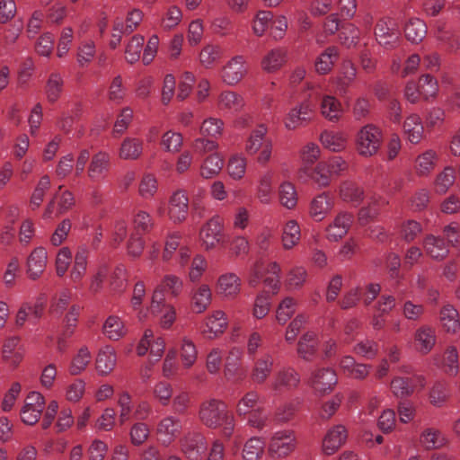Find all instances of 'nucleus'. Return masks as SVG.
Here are the masks:
<instances>
[{
  "label": "nucleus",
  "instance_id": "f257e3e1",
  "mask_svg": "<svg viewBox=\"0 0 460 460\" xmlns=\"http://www.w3.org/2000/svg\"><path fill=\"white\" fill-rule=\"evenodd\" d=\"M199 421L208 429L221 428L222 435L230 438L234 431V417L222 400L208 398L202 401L198 412Z\"/></svg>",
  "mask_w": 460,
  "mask_h": 460
},
{
  "label": "nucleus",
  "instance_id": "f03ea898",
  "mask_svg": "<svg viewBox=\"0 0 460 460\" xmlns=\"http://www.w3.org/2000/svg\"><path fill=\"white\" fill-rule=\"evenodd\" d=\"M267 133L265 125H258L252 130L245 143L246 153L251 155L257 154L256 161L261 165H266L272 155L273 145Z\"/></svg>",
  "mask_w": 460,
  "mask_h": 460
},
{
  "label": "nucleus",
  "instance_id": "7ed1b4c3",
  "mask_svg": "<svg viewBox=\"0 0 460 460\" xmlns=\"http://www.w3.org/2000/svg\"><path fill=\"white\" fill-rule=\"evenodd\" d=\"M382 131L374 124L363 126L357 134L356 146L360 155L368 157L376 155L382 144Z\"/></svg>",
  "mask_w": 460,
  "mask_h": 460
},
{
  "label": "nucleus",
  "instance_id": "20e7f679",
  "mask_svg": "<svg viewBox=\"0 0 460 460\" xmlns=\"http://www.w3.org/2000/svg\"><path fill=\"white\" fill-rule=\"evenodd\" d=\"M374 34L377 43L385 49L392 50L400 45L401 32L389 17H382L376 22Z\"/></svg>",
  "mask_w": 460,
  "mask_h": 460
},
{
  "label": "nucleus",
  "instance_id": "39448f33",
  "mask_svg": "<svg viewBox=\"0 0 460 460\" xmlns=\"http://www.w3.org/2000/svg\"><path fill=\"white\" fill-rule=\"evenodd\" d=\"M314 106L309 100H305L289 110L285 118V127L295 130L307 126L314 119Z\"/></svg>",
  "mask_w": 460,
  "mask_h": 460
},
{
  "label": "nucleus",
  "instance_id": "423d86ee",
  "mask_svg": "<svg viewBox=\"0 0 460 460\" xmlns=\"http://www.w3.org/2000/svg\"><path fill=\"white\" fill-rule=\"evenodd\" d=\"M182 432L181 420L174 415H166L158 420L155 435L158 441L164 447L172 444Z\"/></svg>",
  "mask_w": 460,
  "mask_h": 460
},
{
  "label": "nucleus",
  "instance_id": "0eeeda50",
  "mask_svg": "<svg viewBox=\"0 0 460 460\" xmlns=\"http://www.w3.org/2000/svg\"><path fill=\"white\" fill-rule=\"evenodd\" d=\"M296 447V438L293 430L284 429L275 432L269 444V452L277 457H287Z\"/></svg>",
  "mask_w": 460,
  "mask_h": 460
},
{
  "label": "nucleus",
  "instance_id": "6e6552de",
  "mask_svg": "<svg viewBox=\"0 0 460 460\" xmlns=\"http://www.w3.org/2000/svg\"><path fill=\"white\" fill-rule=\"evenodd\" d=\"M45 406V399L40 393L35 391L29 393L21 410L22 422L30 426L36 424L42 415Z\"/></svg>",
  "mask_w": 460,
  "mask_h": 460
},
{
  "label": "nucleus",
  "instance_id": "1a4fd4ad",
  "mask_svg": "<svg viewBox=\"0 0 460 460\" xmlns=\"http://www.w3.org/2000/svg\"><path fill=\"white\" fill-rule=\"evenodd\" d=\"M150 312L155 316H160V325L163 329H169L176 320V310L173 305L164 302V294L158 289L152 296Z\"/></svg>",
  "mask_w": 460,
  "mask_h": 460
},
{
  "label": "nucleus",
  "instance_id": "9d476101",
  "mask_svg": "<svg viewBox=\"0 0 460 460\" xmlns=\"http://www.w3.org/2000/svg\"><path fill=\"white\" fill-rule=\"evenodd\" d=\"M181 449L190 460H201L208 449L206 438L199 432H189L180 441Z\"/></svg>",
  "mask_w": 460,
  "mask_h": 460
},
{
  "label": "nucleus",
  "instance_id": "9b49d317",
  "mask_svg": "<svg viewBox=\"0 0 460 460\" xmlns=\"http://www.w3.org/2000/svg\"><path fill=\"white\" fill-rule=\"evenodd\" d=\"M300 384V375L291 367L279 369L270 383V388L280 394L296 389Z\"/></svg>",
  "mask_w": 460,
  "mask_h": 460
},
{
  "label": "nucleus",
  "instance_id": "f8f14e48",
  "mask_svg": "<svg viewBox=\"0 0 460 460\" xmlns=\"http://www.w3.org/2000/svg\"><path fill=\"white\" fill-rule=\"evenodd\" d=\"M199 238L206 250L216 248L223 239V222L218 216L210 218L200 229Z\"/></svg>",
  "mask_w": 460,
  "mask_h": 460
},
{
  "label": "nucleus",
  "instance_id": "ddd939ff",
  "mask_svg": "<svg viewBox=\"0 0 460 460\" xmlns=\"http://www.w3.org/2000/svg\"><path fill=\"white\" fill-rule=\"evenodd\" d=\"M337 381L335 371L329 367H323L312 373L309 385L316 393L323 394L331 392Z\"/></svg>",
  "mask_w": 460,
  "mask_h": 460
},
{
  "label": "nucleus",
  "instance_id": "4468645a",
  "mask_svg": "<svg viewBox=\"0 0 460 460\" xmlns=\"http://www.w3.org/2000/svg\"><path fill=\"white\" fill-rule=\"evenodd\" d=\"M348 431L346 428L338 424L326 432L322 442V451L326 456L335 454L346 442Z\"/></svg>",
  "mask_w": 460,
  "mask_h": 460
},
{
  "label": "nucleus",
  "instance_id": "2eb2a0df",
  "mask_svg": "<svg viewBox=\"0 0 460 460\" xmlns=\"http://www.w3.org/2000/svg\"><path fill=\"white\" fill-rule=\"evenodd\" d=\"M111 155L105 151L94 154L89 163L87 176L92 181H101L107 176L111 168Z\"/></svg>",
  "mask_w": 460,
  "mask_h": 460
},
{
  "label": "nucleus",
  "instance_id": "dca6fc26",
  "mask_svg": "<svg viewBox=\"0 0 460 460\" xmlns=\"http://www.w3.org/2000/svg\"><path fill=\"white\" fill-rule=\"evenodd\" d=\"M354 221V216L348 211L339 212L326 228L327 239L337 242L345 236Z\"/></svg>",
  "mask_w": 460,
  "mask_h": 460
},
{
  "label": "nucleus",
  "instance_id": "f3484780",
  "mask_svg": "<svg viewBox=\"0 0 460 460\" xmlns=\"http://www.w3.org/2000/svg\"><path fill=\"white\" fill-rule=\"evenodd\" d=\"M244 64L245 60L243 56L232 58L222 69L221 77L223 81L229 85L240 82L247 72Z\"/></svg>",
  "mask_w": 460,
  "mask_h": 460
},
{
  "label": "nucleus",
  "instance_id": "a211bd4d",
  "mask_svg": "<svg viewBox=\"0 0 460 460\" xmlns=\"http://www.w3.org/2000/svg\"><path fill=\"white\" fill-rule=\"evenodd\" d=\"M334 199L329 192L315 196L309 206V215L316 222L323 220L334 207Z\"/></svg>",
  "mask_w": 460,
  "mask_h": 460
},
{
  "label": "nucleus",
  "instance_id": "6ab92c4d",
  "mask_svg": "<svg viewBox=\"0 0 460 460\" xmlns=\"http://www.w3.org/2000/svg\"><path fill=\"white\" fill-rule=\"evenodd\" d=\"M189 199L184 190L173 192L170 198L168 215L174 223L184 221L188 215Z\"/></svg>",
  "mask_w": 460,
  "mask_h": 460
},
{
  "label": "nucleus",
  "instance_id": "aec40b11",
  "mask_svg": "<svg viewBox=\"0 0 460 460\" xmlns=\"http://www.w3.org/2000/svg\"><path fill=\"white\" fill-rule=\"evenodd\" d=\"M422 247L428 256L436 261H443L449 253V246L445 239L434 234H427L422 241Z\"/></svg>",
  "mask_w": 460,
  "mask_h": 460
},
{
  "label": "nucleus",
  "instance_id": "412c9836",
  "mask_svg": "<svg viewBox=\"0 0 460 460\" xmlns=\"http://www.w3.org/2000/svg\"><path fill=\"white\" fill-rule=\"evenodd\" d=\"M274 366L273 357L269 354H263L258 358L252 366L251 372V380L256 385L264 384L272 373Z\"/></svg>",
  "mask_w": 460,
  "mask_h": 460
},
{
  "label": "nucleus",
  "instance_id": "4be33fe9",
  "mask_svg": "<svg viewBox=\"0 0 460 460\" xmlns=\"http://www.w3.org/2000/svg\"><path fill=\"white\" fill-rule=\"evenodd\" d=\"M241 290V279L229 272L219 276L217 281V293L226 298H234Z\"/></svg>",
  "mask_w": 460,
  "mask_h": 460
},
{
  "label": "nucleus",
  "instance_id": "5701e85b",
  "mask_svg": "<svg viewBox=\"0 0 460 460\" xmlns=\"http://www.w3.org/2000/svg\"><path fill=\"white\" fill-rule=\"evenodd\" d=\"M212 292L208 284H199L190 294V307L196 314L204 313L211 304Z\"/></svg>",
  "mask_w": 460,
  "mask_h": 460
},
{
  "label": "nucleus",
  "instance_id": "b1692460",
  "mask_svg": "<svg viewBox=\"0 0 460 460\" xmlns=\"http://www.w3.org/2000/svg\"><path fill=\"white\" fill-rule=\"evenodd\" d=\"M47 251L43 247L35 248L27 260V273L31 279H39L47 265Z\"/></svg>",
  "mask_w": 460,
  "mask_h": 460
},
{
  "label": "nucleus",
  "instance_id": "393cba45",
  "mask_svg": "<svg viewBox=\"0 0 460 460\" xmlns=\"http://www.w3.org/2000/svg\"><path fill=\"white\" fill-rule=\"evenodd\" d=\"M245 105L243 97L233 91H224L218 96L217 107L220 111L234 114L240 112Z\"/></svg>",
  "mask_w": 460,
  "mask_h": 460
},
{
  "label": "nucleus",
  "instance_id": "a878e982",
  "mask_svg": "<svg viewBox=\"0 0 460 460\" xmlns=\"http://www.w3.org/2000/svg\"><path fill=\"white\" fill-rule=\"evenodd\" d=\"M417 349L422 354H428L436 344V331L429 325L419 327L414 333Z\"/></svg>",
  "mask_w": 460,
  "mask_h": 460
},
{
  "label": "nucleus",
  "instance_id": "bb28decb",
  "mask_svg": "<svg viewBox=\"0 0 460 460\" xmlns=\"http://www.w3.org/2000/svg\"><path fill=\"white\" fill-rule=\"evenodd\" d=\"M340 367L346 376L358 380L365 379L371 369L370 365L357 363L351 356H344L340 361Z\"/></svg>",
  "mask_w": 460,
  "mask_h": 460
},
{
  "label": "nucleus",
  "instance_id": "cd10ccee",
  "mask_svg": "<svg viewBox=\"0 0 460 460\" xmlns=\"http://www.w3.org/2000/svg\"><path fill=\"white\" fill-rule=\"evenodd\" d=\"M206 327L203 331L204 335L213 340L221 335L227 327V319L223 311H215L206 320Z\"/></svg>",
  "mask_w": 460,
  "mask_h": 460
},
{
  "label": "nucleus",
  "instance_id": "c85d7f7f",
  "mask_svg": "<svg viewBox=\"0 0 460 460\" xmlns=\"http://www.w3.org/2000/svg\"><path fill=\"white\" fill-rule=\"evenodd\" d=\"M357 76V69L353 63L346 60L342 63L341 72L334 79L336 90L340 94H345Z\"/></svg>",
  "mask_w": 460,
  "mask_h": 460
},
{
  "label": "nucleus",
  "instance_id": "c756f323",
  "mask_svg": "<svg viewBox=\"0 0 460 460\" xmlns=\"http://www.w3.org/2000/svg\"><path fill=\"white\" fill-rule=\"evenodd\" d=\"M55 199H58V214L63 215L68 212L75 204L74 194L69 190H65L60 196L56 195L47 205L43 213L44 218H49L54 210Z\"/></svg>",
  "mask_w": 460,
  "mask_h": 460
},
{
  "label": "nucleus",
  "instance_id": "7c9ffc66",
  "mask_svg": "<svg viewBox=\"0 0 460 460\" xmlns=\"http://www.w3.org/2000/svg\"><path fill=\"white\" fill-rule=\"evenodd\" d=\"M339 197L346 202L354 206H358L364 198V191L356 182L351 181H344L339 187Z\"/></svg>",
  "mask_w": 460,
  "mask_h": 460
},
{
  "label": "nucleus",
  "instance_id": "2f4dec72",
  "mask_svg": "<svg viewBox=\"0 0 460 460\" xmlns=\"http://www.w3.org/2000/svg\"><path fill=\"white\" fill-rule=\"evenodd\" d=\"M406 138L412 144L420 142L423 137V125L420 117L418 114L409 115L402 125Z\"/></svg>",
  "mask_w": 460,
  "mask_h": 460
},
{
  "label": "nucleus",
  "instance_id": "473e14b6",
  "mask_svg": "<svg viewBox=\"0 0 460 460\" xmlns=\"http://www.w3.org/2000/svg\"><path fill=\"white\" fill-rule=\"evenodd\" d=\"M117 357L115 350L111 346H106L99 350L96 358V369L99 375L107 376L115 367Z\"/></svg>",
  "mask_w": 460,
  "mask_h": 460
},
{
  "label": "nucleus",
  "instance_id": "72a5a7b5",
  "mask_svg": "<svg viewBox=\"0 0 460 460\" xmlns=\"http://www.w3.org/2000/svg\"><path fill=\"white\" fill-rule=\"evenodd\" d=\"M274 172L266 171L261 174L256 188V197L262 204H270L273 196Z\"/></svg>",
  "mask_w": 460,
  "mask_h": 460
},
{
  "label": "nucleus",
  "instance_id": "f704fd0d",
  "mask_svg": "<svg viewBox=\"0 0 460 460\" xmlns=\"http://www.w3.org/2000/svg\"><path fill=\"white\" fill-rule=\"evenodd\" d=\"M143 18V12L140 9L134 8L127 13L125 22L121 19H116L114 28L120 30V32H124L125 35H129L137 29Z\"/></svg>",
  "mask_w": 460,
  "mask_h": 460
},
{
  "label": "nucleus",
  "instance_id": "c9c22d12",
  "mask_svg": "<svg viewBox=\"0 0 460 460\" xmlns=\"http://www.w3.org/2000/svg\"><path fill=\"white\" fill-rule=\"evenodd\" d=\"M243 358V350L237 347H233L228 353L224 367V375L227 379H233L242 376L241 361Z\"/></svg>",
  "mask_w": 460,
  "mask_h": 460
},
{
  "label": "nucleus",
  "instance_id": "e433bc0d",
  "mask_svg": "<svg viewBox=\"0 0 460 460\" xmlns=\"http://www.w3.org/2000/svg\"><path fill=\"white\" fill-rule=\"evenodd\" d=\"M143 141L137 137H126L119 147V156L123 160H137L143 154Z\"/></svg>",
  "mask_w": 460,
  "mask_h": 460
},
{
  "label": "nucleus",
  "instance_id": "4c0bfd02",
  "mask_svg": "<svg viewBox=\"0 0 460 460\" xmlns=\"http://www.w3.org/2000/svg\"><path fill=\"white\" fill-rule=\"evenodd\" d=\"M339 57L338 49L334 46L328 47L323 52H322L314 62V67L316 73L319 75H327L332 69L334 63L337 61Z\"/></svg>",
  "mask_w": 460,
  "mask_h": 460
},
{
  "label": "nucleus",
  "instance_id": "58836bf2",
  "mask_svg": "<svg viewBox=\"0 0 460 460\" xmlns=\"http://www.w3.org/2000/svg\"><path fill=\"white\" fill-rule=\"evenodd\" d=\"M438 155L434 150H427L415 159V171L419 176H428L435 169L438 163Z\"/></svg>",
  "mask_w": 460,
  "mask_h": 460
},
{
  "label": "nucleus",
  "instance_id": "ea45409f",
  "mask_svg": "<svg viewBox=\"0 0 460 460\" xmlns=\"http://www.w3.org/2000/svg\"><path fill=\"white\" fill-rule=\"evenodd\" d=\"M420 442L423 447L428 450H431L444 447L447 440L439 429L428 428L420 434Z\"/></svg>",
  "mask_w": 460,
  "mask_h": 460
},
{
  "label": "nucleus",
  "instance_id": "a19ab883",
  "mask_svg": "<svg viewBox=\"0 0 460 460\" xmlns=\"http://www.w3.org/2000/svg\"><path fill=\"white\" fill-rule=\"evenodd\" d=\"M323 146L332 152H341L346 148L347 137L342 132L323 131L320 136Z\"/></svg>",
  "mask_w": 460,
  "mask_h": 460
},
{
  "label": "nucleus",
  "instance_id": "79ce46f5",
  "mask_svg": "<svg viewBox=\"0 0 460 460\" xmlns=\"http://www.w3.org/2000/svg\"><path fill=\"white\" fill-rule=\"evenodd\" d=\"M322 115L330 121H337L342 114L341 103L332 95H324L321 102Z\"/></svg>",
  "mask_w": 460,
  "mask_h": 460
},
{
  "label": "nucleus",
  "instance_id": "37998d69",
  "mask_svg": "<svg viewBox=\"0 0 460 460\" xmlns=\"http://www.w3.org/2000/svg\"><path fill=\"white\" fill-rule=\"evenodd\" d=\"M92 360V354L87 346H82L72 358L68 371L72 376L82 374Z\"/></svg>",
  "mask_w": 460,
  "mask_h": 460
},
{
  "label": "nucleus",
  "instance_id": "c03bdc74",
  "mask_svg": "<svg viewBox=\"0 0 460 460\" xmlns=\"http://www.w3.org/2000/svg\"><path fill=\"white\" fill-rule=\"evenodd\" d=\"M301 231L296 220H289L283 227L281 242L285 250L294 248L300 241Z\"/></svg>",
  "mask_w": 460,
  "mask_h": 460
},
{
  "label": "nucleus",
  "instance_id": "a18cd8bd",
  "mask_svg": "<svg viewBox=\"0 0 460 460\" xmlns=\"http://www.w3.org/2000/svg\"><path fill=\"white\" fill-rule=\"evenodd\" d=\"M440 322L447 332L456 333L460 329L458 312L451 305H446L442 307Z\"/></svg>",
  "mask_w": 460,
  "mask_h": 460
},
{
  "label": "nucleus",
  "instance_id": "49530a36",
  "mask_svg": "<svg viewBox=\"0 0 460 460\" xmlns=\"http://www.w3.org/2000/svg\"><path fill=\"white\" fill-rule=\"evenodd\" d=\"M387 204L388 201L381 197L373 198L367 206L360 208L358 221L361 225H367L370 220L376 218L381 208Z\"/></svg>",
  "mask_w": 460,
  "mask_h": 460
},
{
  "label": "nucleus",
  "instance_id": "de8ad7c7",
  "mask_svg": "<svg viewBox=\"0 0 460 460\" xmlns=\"http://www.w3.org/2000/svg\"><path fill=\"white\" fill-rule=\"evenodd\" d=\"M404 33L408 40L420 43L427 34L426 23L419 18H411L405 24Z\"/></svg>",
  "mask_w": 460,
  "mask_h": 460
},
{
  "label": "nucleus",
  "instance_id": "09e8293b",
  "mask_svg": "<svg viewBox=\"0 0 460 460\" xmlns=\"http://www.w3.org/2000/svg\"><path fill=\"white\" fill-rule=\"evenodd\" d=\"M102 332L108 339L118 341L126 334L127 330L119 317L111 315L103 323Z\"/></svg>",
  "mask_w": 460,
  "mask_h": 460
},
{
  "label": "nucleus",
  "instance_id": "8fccbe9b",
  "mask_svg": "<svg viewBox=\"0 0 460 460\" xmlns=\"http://www.w3.org/2000/svg\"><path fill=\"white\" fill-rule=\"evenodd\" d=\"M18 344L19 340L17 338H10L4 341L2 349L4 361L13 367H17L23 358V353L17 349Z\"/></svg>",
  "mask_w": 460,
  "mask_h": 460
},
{
  "label": "nucleus",
  "instance_id": "3c124183",
  "mask_svg": "<svg viewBox=\"0 0 460 460\" xmlns=\"http://www.w3.org/2000/svg\"><path fill=\"white\" fill-rule=\"evenodd\" d=\"M64 80L60 74L51 73L47 80L45 93L49 102H56L63 92Z\"/></svg>",
  "mask_w": 460,
  "mask_h": 460
},
{
  "label": "nucleus",
  "instance_id": "603ef678",
  "mask_svg": "<svg viewBox=\"0 0 460 460\" xmlns=\"http://www.w3.org/2000/svg\"><path fill=\"white\" fill-rule=\"evenodd\" d=\"M318 346L316 335L314 332L305 333L297 344L298 355L305 360H311Z\"/></svg>",
  "mask_w": 460,
  "mask_h": 460
},
{
  "label": "nucleus",
  "instance_id": "864d4df0",
  "mask_svg": "<svg viewBox=\"0 0 460 460\" xmlns=\"http://www.w3.org/2000/svg\"><path fill=\"white\" fill-rule=\"evenodd\" d=\"M224 166V160L217 154L208 155L200 165V175L211 179L217 175Z\"/></svg>",
  "mask_w": 460,
  "mask_h": 460
},
{
  "label": "nucleus",
  "instance_id": "5fc2aeb1",
  "mask_svg": "<svg viewBox=\"0 0 460 460\" xmlns=\"http://www.w3.org/2000/svg\"><path fill=\"white\" fill-rule=\"evenodd\" d=\"M279 199L280 204L286 208H295L298 198L294 184L289 181H283L279 187Z\"/></svg>",
  "mask_w": 460,
  "mask_h": 460
},
{
  "label": "nucleus",
  "instance_id": "6e6d98bb",
  "mask_svg": "<svg viewBox=\"0 0 460 460\" xmlns=\"http://www.w3.org/2000/svg\"><path fill=\"white\" fill-rule=\"evenodd\" d=\"M264 441L259 437L249 438L243 445V460H259L264 452Z\"/></svg>",
  "mask_w": 460,
  "mask_h": 460
},
{
  "label": "nucleus",
  "instance_id": "4d7b16f0",
  "mask_svg": "<svg viewBox=\"0 0 460 460\" xmlns=\"http://www.w3.org/2000/svg\"><path fill=\"white\" fill-rule=\"evenodd\" d=\"M392 393L396 397H408L411 395L415 390V385L411 377L394 376L390 384Z\"/></svg>",
  "mask_w": 460,
  "mask_h": 460
},
{
  "label": "nucleus",
  "instance_id": "13d9d810",
  "mask_svg": "<svg viewBox=\"0 0 460 460\" xmlns=\"http://www.w3.org/2000/svg\"><path fill=\"white\" fill-rule=\"evenodd\" d=\"M128 287V271L124 265L116 266L110 277V288L116 294H122Z\"/></svg>",
  "mask_w": 460,
  "mask_h": 460
},
{
  "label": "nucleus",
  "instance_id": "bf43d9fd",
  "mask_svg": "<svg viewBox=\"0 0 460 460\" xmlns=\"http://www.w3.org/2000/svg\"><path fill=\"white\" fill-rule=\"evenodd\" d=\"M144 43L145 38L143 36L136 34L131 37L125 49V58L127 62L134 64L139 60Z\"/></svg>",
  "mask_w": 460,
  "mask_h": 460
},
{
  "label": "nucleus",
  "instance_id": "052dcab7",
  "mask_svg": "<svg viewBox=\"0 0 460 460\" xmlns=\"http://www.w3.org/2000/svg\"><path fill=\"white\" fill-rule=\"evenodd\" d=\"M296 300L291 296L285 297L278 305L276 309V320L283 325L285 324L296 313Z\"/></svg>",
  "mask_w": 460,
  "mask_h": 460
},
{
  "label": "nucleus",
  "instance_id": "680f3d73",
  "mask_svg": "<svg viewBox=\"0 0 460 460\" xmlns=\"http://www.w3.org/2000/svg\"><path fill=\"white\" fill-rule=\"evenodd\" d=\"M181 360L186 368L191 367L197 360L198 351L194 342L188 337L181 341Z\"/></svg>",
  "mask_w": 460,
  "mask_h": 460
},
{
  "label": "nucleus",
  "instance_id": "e2e57ef3",
  "mask_svg": "<svg viewBox=\"0 0 460 460\" xmlns=\"http://www.w3.org/2000/svg\"><path fill=\"white\" fill-rule=\"evenodd\" d=\"M192 407L190 393L181 391L172 397V409L177 415H186Z\"/></svg>",
  "mask_w": 460,
  "mask_h": 460
},
{
  "label": "nucleus",
  "instance_id": "0e129e2a",
  "mask_svg": "<svg viewBox=\"0 0 460 460\" xmlns=\"http://www.w3.org/2000/svg\"><path fill=\"white\" fill-rule=\"evenodd\" d=\"M183 145V137L181 133L168 130L161 139V146L164 151L175 154L180 152Z\"/></svg>",
  "mask_w": 460,
  "mask_h": 460
},
{
  "label": "nucleus",
  "instance_id": "69168bd1",
  "mask_svg": "<svg viewBox=\"0 0 460 460\" xmlns=\"http://www.w3.org/2000/svg\"><path fill=\"white\" fill-rule=\"evenodd\" d=\"M286 55L282 49L270 50L262 59V68L267 72H273L279 69L285 63Z\"/></svg>",
  "mask_w": 460,
  "mask_h": 460
},
{
  "label": "nucleus",
  "instance_id": "338daca9",
  "mask_svg": "<svg viewBox=\"0 0 460 460\" xmlns=\"http://www.w3.org/2000/svg\"><path fill=\"white\" fill-rule=\"evenodd\" d=\"M150 436V428L144 421L134 423L129 429L130 442L133 446L143 445Z\"/></svg>",
  "mask_w": 460,
  "mask_h": 460
},
{
  "label": "nucleus",
  "instance_id": "774afa93",
  "mask_svg": "<svg viewBox=\"0 0 460 460\" xmlns=\"http://www.w3.org/2000/svg\"><path fill=\"white\" fill-rule=\"evenodd\" d=\"M222 57V49L218 46L207 45L199 53V61L206 68L212 67Z\"/></svg>",
  "mask_w": 460,
  "mask_h": 460
}]
</instances>
